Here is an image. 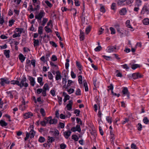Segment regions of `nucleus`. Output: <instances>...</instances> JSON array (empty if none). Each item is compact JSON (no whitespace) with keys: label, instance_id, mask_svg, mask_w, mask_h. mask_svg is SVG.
Listing matches in <instances>:
<instances>
[{"label":"nucleus","instance_id":"nucleus-18","mask_svg":"<svg viewBox=\"0 0 149 149\" xmlns=\"http://www.w3.org/2000/svg\"><path fill=\"white\" fill-rule=\"evenodd\" d=\"M27 106H26L24 104H22L19 106V109L22 111H23L26 109Z\"/></svg>","mask_w":149,"mask_h":149},{"label":"nucleus","instance_id":"nucleus-51","mask_svg":"<svg viewBox=\"0 0 149 149\" xmlns=\"http://www.w3.org/2000/svg\"><path fill=\"white\" fill-rule=\"evenodd\" d=\"M102 49V47L100 46H98L95 49V52H98L100 51Z\"/></svg>","mask_w":149,"mask_h":149},{"label":"nucleus","instance_id":"nucleus-25","mask_svg":"<svg viewBox=\"0 0 149 149\" xmlns=\"http://www.w3.org/2000/svg\"><path fill=\"white\" fill-rule=\"evenodd\" d=\"M56 73V80H58L60 79L61 78L60 73H59V71H57Z\"/></svg>","mask_w":149,"mask_h":149},{"label":"nucleus","instance_id":"nucleus-43","mask_svg":"<svg viewBox=\"0 0 149 149\" xmlns=\"http://www.w3.org/2000/svg\"><path fill=\"white\" fill-rule=\"evenodd\" d=\"M48 21L47 19L45 18H43V19L42 23V25L44 26H45V24Z\"/></svg>","mask_w":149,"mask_h":149},{"label":"nucleus","instance_id":"nucleus-16","mask_svg":"<svg viewBox=\"0 0 149 149\" xmlns=\"http://www.w3.org/2000/svg\"><path fill=\"white\" fill-rule=\"evenodd\" d=\"M57 122V120L55 118L52 119V117L50 116V120L49 122L50 124H56Z\"/></svg>","mask_w":149,"mask_h":149},{"label":"nucleus","instance_id":"nucleus-5","mask_svg":"<svg viewBox=\"0 0 149 149\" xmlns=\"http://www.w3.org/2000/svg\"><path fill=\"white\" fill-rule=\"evenodd\" d=\"M71 130L73 132H75L76 131H77L79 132H81V129L79 125H76V127H73L71 128Z\"/></svg>","mask_w":149,"mask_h":149},{"label":"nucleus","instance_id":"nucleus-12","mask_svg":"<svg viewBox=\"0 0 149 149\" xmlns=\"http://www.w3.org/2000/svg\"><path fill=\"white\" fill-rule=\"evenodd\" d=\"M73 102L72 100L69 101V103L66 106L67 109L68 110H71L72 109V104Z\"/></svg>","mask_w":149,"mask_h":149},{"label":"nucleus","instance_id":"nucleus-4","mask_svg":"<svg viewBox=\"0 0 149 149\" xmlns=\"http://www.w3.org/2000/svg\"><path fill=\"white\" fill-rule=\"evenodd\" d=\"M145 13L147 14L149 13V8L146 6H143L141 12L143 14H144Z\"/></svg>","mask_w":149,"mask_h":149},{"label":"nucleus","instance_id":"nucleus-58","mask_svg":"<svg viewBox=\"0 0 149 149\" xmlns=\"http://www.w3.org/2000/svg\"><path fill=\"white\" fill-rule=\"evenodd\" d=\"M137 75L136 73H134L132 74V77L134 79H137Z\"/></svg>","mask_w":149,"mask_h":149},{"label":"nucleus","instance_id":"nucleus-7","mask_svg":"<svg viewBox=\"0 0 149 149\" xmlns=\"http://www.w3.org/2000/svg\"><path fill=\"white\" fill-rule=\"evenodd\" d=\"M10 83V81L7 79L5 78H2L1 79V81L0 83V84L2 86H3L5 84H9Z\"/></svg>","mask_w":149,"mask_h":149},{"label":"nucleus","instance_id":"nucleus-27","mask_svg":"<svg viewBox=\"0 0 149 149\" xmlns=\"http://www.w3.org/2000/svg\"><path fill=\"white\" fill-rule=\"evenodd\" d=\"M39 83L41 86H42L43 84V83L42 82V78L41 77H39L37 79Z\"/></svg>","mask_w":149,"mask_h":149},{"label":"nucleus","instance_id":"nucleus-32","mask_svg":"<svg viewBox=\"0 0 149 149\" xmlns=\"http://www.w3.org/2000/svg\"><path fill=\"white\" fill-rule=\"evenodd\" d=\"M91 28V27L90 26H89L86 27L85 31L86 33V34H88L89 32L90 31Z\"/></svg>","mask_w":149,"mask_h":149},{"label":"nucleus","instance_id":"nucleus-39","mask_svg":"<svg viewBox=\"0 0 149 149\" xmlns=\"http://www.w3.org/2000/svg\"><path fill=\"white\" fill-rule=\"evenodd\" d=\"M72 139H74L75 141H77L79 139L78 136L76 135H72Z\"/></svg>","mask_w":149,"mask_h":149},{"label":"nucleus","instance_id":"nucleus-42","mask_svg":"<svg viewBox=\"0 0 149 149\" xmlns=\"http://www.w3.org/2000/svg\"><path fill=\"white\" fill-rule=\"evenodd\" d=\"M6 93L8 97H10V98L11 99H12L13 98V95L11 91H8Z\"/></svg>","mask_w":149,"mask_h":149},{"label":"nucleus","instance_id":"nucleus-20","mask_svg":"<svg viewBox=\"0 0 149 149\" xmlns=\"http://www.w3.org/2000/svg\"><path fill=\"white\" fill-rule=\"evenodd\" d=\"M30 84L32 86H34L35 84V80L34 78L32 77H30L29 79Z\"/></svg>","mask_w":149,"mask_h":149},{"label":"nucleus","instance_id":"nucleus-44","mask_svg":"<svg viewBox=\"0 0 149 149\" xmlns=\"http://www.w3.org/2000/svg\"><path fill=\"white\" fill-rule=\"evenodd\" d=\"M45 138L42 136H40L38 139V141L40 143H43L45 141Z\"/></svg>","mask_w":149,"mask_h":149},{"label":"nucleus","instance_id":"nucleus-45","mask_svg":"<svg viewBox=\"0 0 149 149\" xmlns=\"http://www.w3.org/2000/svg\"><path fill=\"white\" fill-rule=\"evenodd\" d=\"M30 132L31 136H30V137L31 139H32L33 138L35 134V132L33 130H32Z\"/></svg>","mask_w":149,"mask_h":149},{"label":"nucleus","instance_id":"nucleus-60","mask_svg":"<svg viewBox=\"0 0 149 149\" xmlns=\"http://www.w3.org/2000/svg\"><path fill=\"white\" fill-rule=\"evenodd\" d=\"M43 91V89L42 88H38L37 90V93L38 94H40L41 93H42Z\"/></svg>","mask_w":149,"mask_h":149},{"label":"nucleus","instance_id":"nucleus-30","mask_svg":"<svg viewBox=\"0 0 149 149\" xmlns=\"http://www.w3.org/2000/svg\"><path fill=\"white\" fill-rule=\"evenodd\" d=\"M29 8L30 9V10H31V11H35V10H39V8H37L36 7H35L34 8H33V6L32 5H31L29 6Z\"/></svg>","mask_w":149,"mask_h":149},{"label":"nucleus","instance_id":"nucleus-9","mask_svg":"<svg viewBox=\"0 0 149 149\" xmlns=\"http://www.w3.org/2000/svg\"><path fill=\"white\" fill-rule=\"evenodd\" d=\"M71 133V132L70 131H66L64 132V136L66 139H68L70 136Z\"/></svg>","mask_w":149,"mask_h":149},{"label":"nucleus","instance_id":"nucleus-54","mask_svg":"<svg viewBox=\"0 0 149 149\" xmlns=\"http://www.w3.org/2000/svg\"><path fill=\"white\" fill-rule=\"evenodd\" d=\"M45 3L49 7H51L52 6V4L48 1L46 0L45 1Z\"/></svg>","mask_w":149,"mask_h":149},{"label":"nucleus","instance_id":"nucleus-13","mask_svg":"<svg viewBox=\"0 0 149 149\" xmlns=\"http://www.w3.org/2000/svg\"><path fill=\"white\" fill-rule=\"evenodd\" d=\"M80 40H83L84 39V33L81 30H80Z\"/></svg>","mask_w":149,"mask_h":149},{"label":"nucleus","instance_id":"nucleus-19","mask_svg":"<svg viewBox=\"0 0 149 149\" xmlns=\"http://www.w3.org/2000/svg\"><path fill=\"white\" fill-rule=\"evenodd\" d=\"M120 14L121 15H124L126 13V10L125 8H122L120 11Z\"/></svg>","mask_w":149,"mask_h":149},{"label":"nucleus","instance_id":"nucleus-6","mask_svg":"<svg viewBox=\"0 0 149 149\" xmlns=\"http://www.w3.org/2000/svg\"><path fill=\"white\" fill-rule=\"evenodd\" d=\"M122 93H123V94L122 95L123 96H124L125 95H127L128 98H129V92L127 88V87L124 88L122 91Z\"/></svg>","mask_w":149,"mask_h":149},{"label":"nucleus","instance_id":"nucleus-53","mask_svg":"<svg viewBox=\"0 0 149 149\" xmlns=\"http://www.w3.org/2000/svg\"><path fill=\"white\" fill-rule=\"evenodd\" d=\"M58 125V127H60L61 128H64L65 126L64 124L61 122H60Z\"/></svg>","mask_w":149,"mask_h":149},{"label":"nucleus","instance_id":"nucleus-24","mask_svg":"<svg viewBox=\"0 0 149 149\" xmlns=\"http://www.w3.org/2000/svg\"><path fill=\"white\" fill-rule=\"evenodd\" d=\"M10 52V51L9 50H5L4 51V54L6 56V57L8 58L10 57V55L9 53Z\"/></svg>","mask_w":149,"mask_h":149},{"label":"nucleus","instance_id":"nucleus-55","mask_svg":"<svg viewBox=\"0 0 149 149\" xmlns=\"http://www.w3.org/2000/svg\"><path fill=\"white\" fill-rule=\"evenodd\" d=\"M137 127H138V129L139 131H141V130L142 128V125H141V124H140V123H139L138 124Z\"/></svg>","mask_w":149,"mask_h":149},{"label":"nucleus","instance_id":"nucleus-47","mask_svg":"<svg viewBox=\"0 0 149 149\" xmlns=\"http://www.w3.org/2000/svg\"><path fill=\"white\" fill-rule=\"evenodd\" d=\"M111 31V34H115L116 33L115 30L114 28L112 27H110L109 28Z\"/></svg>","mask_w":149,"mask_h":149},{"label":"nucleus","instance_id":"nucleus-31","mask_svg":"<svg viewBox=\"0 0 149 149\" xmlns=\"http://www.w3.org/2000/svg\"><path fill=\"white\" fill-rule=\"evenodd\" d=\"M48 142L52 143L54 141L55 139L53 137H51L50 136H48Z\"/></svg>","mask_w":149,"mask_h":149},{"label":"nucleus","instance_id":"nucleus-62","mask_svg":"<svg viewBox=\"0 0 149 149\" xmlns=\"http://www.w3.org/2000/svg\"><path fill=\"white\" fill-rule=\"evenodd\" d=\"M48 77L50 79H53V75L50 72H48Z\"/></svg>","mask_w":149,"mask_h":149},{"label":"nucleus","instance_id":"nucleus-35","mask_svg":"<svg viewBox=\"0 0 149 149\" xmlns=\"http://www.w3.org/2000/svg\"><path fill=\"white\" fill-rule=\"evenodd\" d=\"M50 120V116L48 117L45 118L43 120L45 122V123L46 124L48 123H49Z\"/></svg>","mask_w":149,"mask_h":149},{"label":"nucleus","instance_id":"nucleus-64","mask_svg":"<svg viewBox=\"0 0 149 149\" xmlns=\"http://www.w3.org/2000/svg\"><path fill=\"white\" fill-rule=\"evenodd\" d=\"M116 7V4L115 3H113L111 6V9L113 10H115V8Z\"/></svg>","mask_w":149,"mask_h":149},{"label":"nucleus","instance_id":"nucleus-38","mask_svg":"<svg viewBox=\"0 0 149 149\" xmlns=\"http://www.w3.org/2000/svg\"><path fill=\"white\" fill-rule=\"evenodd\" d=\"M43 32V27L41 26L38 27V33L40 35L42 34Z\"/></svg>","mask_w":149,"mask_h":149},{"label":"nucleus","instance_id":"nucleus-3","mask_svg":"<svg viewBox=\"0 0 149 149\" xmlns=\"http://www.w3.org/2000/svg\"><path fill=\"white\" fill-rule=\"evenodd\" d=\"M45 14V13L43 10H40V13L38 15H35V17L36 19L39 20H41L42 18L44 16Z\"/></svg>","mask_w":149,"mask_h":149},{"label":"nucleus","instance_id":"nucleus-40","mask_svg":"<svg viewBox=\"0 0 149 149\" xmlns=\"http://www.w3.org/2000/svg\"><path fill=\"white\" fill-rule=\"evenodd\" d=\"M143 122L145 124H147L149 122V120L146 117H144L143 120Z\"/></svg>","mask_w":149,"mask_h":149},{"label":"nucleus","instance_id":"nucleus-10","mask_svg":"<svg viewBox=\"0 0 149 149\" xmlns=\"http://www.w3.org/2000/svg\"><path fill=\"white\" fill-rule=\"evenodd\" d=\"M33 116V113L31 112H29L27 113H25L24 114V118L26 119L29 118Z\"/></svg>","mask_w":149,"mask_h":149},{"label":"nucleus","instance_id":"nucleus-8","mask_svg":"<svg viewBox=\"0 0 149 149\" xmlns=\"http://www.w3.org/2000/svg\"><path fill=\"white\" fill-rule=\"evenodd\" d=\"M116 49V45L109 47H108L107 51L108 52L111 53L113 52L114 49Z\"/></svg>","mask_w":149,"mask_h":149},{"label":"nucleus","instance_id":"nucleus-11","mask_svg":"<svg viewBox=\"0 0 149 149\" xmlns=\"http://www.w3.org/2000/svg\"><path fill=\"white\" fill-rule=\"evenodd\" d=\"M116 28V29L117 32L121 34V36L122 37V36L123 34V32L122 30H121L118 25L115 26Z\"/></svg>","mask_w":149,"mask_h":149},{"label":"nucleus","instance_id":"nucleus-57","mask_svg":"<svg viewBox=\"0 0 149 149\" xmlns=\"http://www.w3.org/2000/svg\"><path fill=\"white\" fill-rule=\"evenodd\" d=\"M131 147L132 149H137V147L136 145L134 143H132L131 146Z\"/></svg>","mask_w":149,"mask_h":149},{"label":"nucleus","instance_id":"nucleus-22","mask_svg":"<svg viewBox=\"0 0 149 149\" xmlns=\"http://www.w3.org/2000/svg\"><path fill=\"white\" fill-rule=\"evenodd\" d=\"M110 134L111 141V143L113 144L114 143L113 141L115 139V138L114 137V134L112 133V132L111 131H110Z\"/></svg>","mask_w":149,"mask_h":149},{"label":"nucleus","instance_id":"nucleus-1","mask_svg":"<svg viewBox=\"0 0 149 149\" xmlns=\"http://www.w3.org/2000/svg\"><path fill=\"white\" fill-rule=\"evenodd\" d=\"M26 79L25 77H23L21 79L20 83H19V86L21 88L22 87H27L28 86V84L26 82Z\"/></svg>","mask_w":149,"mask_h":149},{"label":"nucleus","instance_id":"nucleus-21","mask_svg":"<svg viewBox=\"0 0 149 149\" xmlns=\"http://www.w3.org/2000/svg\"><path fill=\"white\" fill-rule=\"evenodd\" d=\"M34 46L35 47L38 46L39 45V41L38 40L33 39Z\"/></svg>","mask_w":149,"mask_h":149},{"label":"nucleus","instance_id":"nucleus-37","mask_svg":"<svg viewBox=\"0 0 149 149\" xmlns=\"http://www.w3.org/2000/svg\"><path fill=\"white\" fill-rule=\"evenodd\" d=\"M100 11L103 13H104L105 12V9L104 7L102 6L101 4L100 5Z\"/></svg>","mask_w":149,"mask_h":149},{"label":"nucleus","instance_id":"nucleus-36","mask_svg":"<svg viewBox=\"0 0 149 149\" xmlns=\"http://www.w3.org/2000/svg\"><path fill=\"white\" fill-rule=\"evenodd\" d=\"M126 24L127 26V27L131 28L132 29H133L132 27L130 25V21L129 20H127V21L126 22Z\"/></svg>","mask_w":149,"mask_h":149},{"label":"nucleus","instance_id":"nucleus-14","mask_svg":"<svg viewBox=\"0 0 149 149\" xmlns=\"http://www.w3.org/2000/svg\"><path fill=\"white\" fill-rule=\"evenodd\" d=\"M32 1L33 3V5H35V4L37 3V5H36L37 8H38L40 9V2L39 0H32Z\"/></svg>","mask_w":149,"mask_h":149},{"label":"nucleus","instance_id":"nucleus-61","mask_svg":"<svg viewBox=\"0 0 149 149\" xmlns=\"http://www.w3.org/2000/svg\"><path fill=\"white\" fill-rule=\"evenodd\" d=\"M71 75L72 77L73 78H74L76 77V76L73 71L71 72Z\"/></svg>","mask_w":149,"mask_h":149},{"label":"nucleus","instance_id":"nucleus-2","mask_svg":"<svg viewBox=\"0 0 149 149\" xmlns=\"http://www.w3.org/2000/svg\"><path fill=\"white\" fill-rule=\"evenodd\" d=\"M15 30L17 32H18V33H15L13 35V38L16 37H19L20 36V34L22 33L23 29L21 28H16Z\"/></svg>","mask_w":149,"mask_h":149},{"label":"nucleus","instance_id":"nucleus-28","mask_svg":"<svg viewBox=\"0 0 149 149\" xmlns=\"http://www.w3.org/2000/svg\"><path fill=\"white\" fill-rule=\"evenodd\" d=\"M0 124L2 126H6L7 125L8 123L4 121L1 120L0 121Z\"/></svg>","mask_w":149,"mask_h":149},{"label":"nucleus","instance_id":"nucleus-56","mask_svg":"<svg viewBox=\"0 0 149 149\" xmlns=\"http://www.w3.org/2000/svg\"><path fill=\"white\" fill-rule=\"evenodd\" d=\"M66 145L62 143L60 145L61 149H65L66 147Z\"/></svg>","mask_w":149,"mask_h":149},{"label":"nucleus","instance_id":"nucleus-49","mask_svg":"<svg viewBox=\"0 0 149 149\" xmlns=\"http://www.w3.org/2000/svg\"><path fill=\"white\" fill-rule=\"evenodd\" d=\"M78 81L79 84H81L82 83V78L81 75H79L78 77Z\"/></svg>","mask_w":149,"mask_h":149},{"label":"nucleus","instance_id":"nucleus-29","mask_svg":"<svg viewBox=\"0 0 149 149\" xmlns=\"http://www.w3.org/2000/svg\"><path fill=\"white\" fill-rule=\"evenodd\" d=\"M84 85L85 88V90L86 91H88V88L87 86V84L86 82V81H84Z\"/></svg>","mask_w":149,"mask_h":149},{"label":"nucleus","instance_id":"nucleus-15","mask_svg":"<svg viewBox=\"0 0 149 149\" xmlns=\"http://www.w3.org/2000/svg\"><path fill=\"white\" fill-rule=\"evenodd\" d=\"M135 6L139 7L142 4V0H135Z\"/></svg>","mask_w":149,"mask_h":149},{"label":"nucleus","instance_id":"nucleus-59","mask_svg":"<svg viewBox=\"0 0 149 149\" xmlns=\"http://www.w3.org/2000/svg\"><path fill=\"white\" fill-rule=\"evenodd\" d=\"M50 44L52 45L53 47H57V45L53 41H50Z\"/></svg>","mask_w":149,"mask_h":149},{"label":"nucleus","instance_id":"nucleus-33","mask_svg":"<svg viewBox=\"0 0 149 149\" xmlns=\"http://www.w3.org/2000/svg\"><path fill=\"white\" fill-rule=\"evenodd\" d=\"M42 89L43 90L46 91L47 90H49V87L47 84H44Z\"/></svg>","mask_w":149,"mask_h":149},{"label":"nucleus","instance_id":"nucleus-48","mask_svg":"<svg viewBox=\"0 0 149 149\" xmlns=\"http://www.w3.org/2000/svg\"><path fill=\"white\" fill-rule=\"evenodd\" d=\"M139 67V65L137 64L133 65L132 67V69L135 70L136 68Z\"/></svg>","mask_w":149,"mask_h":149},{"label":"nucleus","instance_id":"nucleus-50","mask_svg":"<svg viewBox=\"0 0 149 149\" xmlns=\"http://www.w3.org/2000/svg\"><path fill=\"white\" fill-rule=\"evenodd\" d=\"M40 112L43 116L45 115V111L43 108H41L40 109Z\"/></svg>","mask_w":149,"mask_h":149},{"label":"nucleus","instance_id":"nucleus-41","mask_svg":"<svg viewBox=\"0 0 149 149\" xmlns=\"http://www.w3.org/2000/svg\"><path fill=\"white\" fill-rule=\"evenodd\" d=\"M75 94L77 95H81V91L79 88L77 89L76 91Z\"/></svg>","mask_w":149,"mask_h":149},{"label":"nucleus","instance_id":"nucleus-63","mask_svg":"<svg viewBox=\"0 0 149 149\" xmlns=\"http://www.w3.org/2000/svg\"><path fill=\"white\" fill-rule=\"evenodd\" d=\"M14 21L13 20H10L9 22V26H11L14 24Z\"/></svg>","mask_w":149,"mask_h":149},{"label":"nucleus","instance_id":"nucleus-26","mask_svg":"<svg viewBox=\"0 0 149 149\" xmlns=\"http://www.w3.org/2000/svg\"><path fill=\"white\" fill-rule=\"evenodd\" d=\"M143 23L145 25H147L149 24V19L146 18L143 20Z\"/></svg>","mask_w":149,"mask_h":149},{"label":"nucleus","instance_id":"nucleus-17","mask_svg":"<svg viewBox=\"0 0 149 149\" xmlns=\"http://www.w3.org/2000/svg\"><path fill=\"white\" fill-rule=\"evenodd\" d=\"M19 60L22 63L23 62L25 58V57H24V55L21 54H20L19 55Z\"/></svg>","mask_w":149,"mask_h":149},{"label":"nucleus","instance_id":"nucleus-34","mask_svg":"<svg viewBox=\"0 0 149 149\" xmlns=\"http://www.w3.org/2000/svg\"><path fill=\"white\" fill-rule=\"evenodd\" d=\"M11 83L12 84H16L18 86H19V81L17 80H12L11 81Z\"/></svg>","mask_w":149,"mask_h":149},{"label":"nucleus","instance_id":"nucleus-23","mask_svg":"<svg viewBox=\"0 0 149 149\" xmlns=\"http://www.w3.org/2000/svg\"><path fill=\"white\" fill-rule=\"evenodd\" d=\"M59 134V131L57 130H55L54 133V136H55V137L56 138H58Z\"/></svg>","mask_w":149,"mask_h":149},{"label":"nucleus","instance_id":"nucleus-52","mask_svg":"<svg viewBox=\"0 0 149 149\" xmlns=\"http://www.w3.org/2000/svg\"><path fill=\"white\" fill-rule=\"evenodd\" d=\"M69 94H71L73 93L74 91V90L73 88H70L67 90Z\"/></svg>","mask_w":149,"mask_h":149},{"label":"nucleus","instance_id":"nucleus-46","mask_svg":"<svg viewBox=\"0 0 149 149\" xmlns=\"http://www.w3.org/2000/svg\"><path fill=\"white\" fill-rule=\"evenodd\" d=\"M106 120L107 122L111 124L112 123V118L109 116H107L106 118Z\"/></svg>","mask_w":149,"mask_h":149}]
</instances>
